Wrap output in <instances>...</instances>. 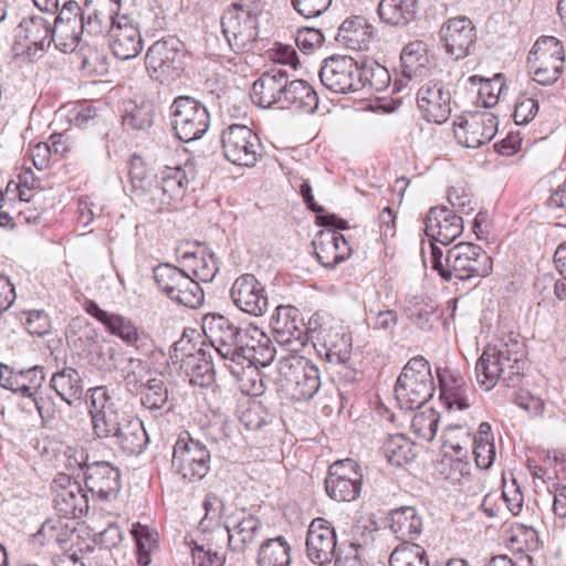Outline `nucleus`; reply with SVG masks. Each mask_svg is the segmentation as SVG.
Returning a JSON list of instances; mask_svg holds the SVG:
<instances>
[{"label": "nucleus", "mask_w": 566, "mask_h": 566, "mask_svg": "<svg viewBox=\"0 0 566 566\" xmlns=\"http://www.w3.org/2000/svg\"><path fill=\"white\" fill-rule=\"evenodd\" d=\"M202 331L224 367L237 377L247 367L269 366L275 357L271 338L253 323L208 313L202 318Z\"/></svg>", "instance_id": "1"}, {"label": "nucleus", "mask_w": 566, "mask_h": 566, "mask_svg": "<svg viewBox=\"0 0 566 566\" xmlns=\"http://www.w3.org/2000/svg\"><path fill=\"white\" fill-rule=\"evenodd\" d=\"M526 346L518 334L510 333L494 346H486L475 364L480 386L491 390L501 379L507 387L516 386L523 375Z\"/></svg>", "instance_id": "2"}, {"label": "nucleus", "mask_w": 566, "mask_h": 566, "mask_svg": "<svg viewBox=\"0 0 566 566\" xmlns=\"http://www.w3.org/2000/svg\"><path fill=\"white\" fill-rule=\"evenodd\" d=\"M276 391L285 398L302 401L313 398L321 386L318 369L301 355L280 358L273 378Z\"/></svg>", "instance_id": "3"}, {"label": "nucleus", "mask_w": 566, "mask_h": 566, "mask_svg": "<svg viewBox=\"0 0 566 566\" xmlns=\"http://www.w3.org/2000/svg\"><path fill=\"white\" fill-rule=\"evenodd\" d=\"M262 10L259 3L235 2L228 7L221 17L222 33L235 53L254 49L259 39V17Z\"/></svg>", "instance_id": "4"}, {"label": "nucleus", "mask_w": 566, "mask_h": 566, "mask_svg": "<svg viewBox=\"0 0 566 566\" xmlns=\"http://www.w3.org/2000/svg\"><path fill=\"white\" fill-rule=\"evenodd\" d=\"M434 389L429 361L416 356L402 368L396 381L395 398L400 409H419L433 396Z\"/></svg>", "instance_id": "5"}, {"label": "nucleus", "mask_w": 566, "mask_h": 566, "mask_svg": "<svg viewBox=\"0 0 566 566\" xmlns=\"http://www.w3.org/2000/svg\"><path fill=\"white\" fill-rule=\"evenodd\" d=\"M211 452L208 446L188 431L178 434L172 448L171 469L189 482L202 480L210 471Z\"/></svg>", "instance_id": "6"}, {"label": "nucleus", "mask_w": 566, "mask_h": 566, "mask_svg": "<svg viewBox=\"0 0 566 566\" xmlns=\"http://www.w3.org/2000/svg\"><path fill=\"white\" fill-rule=\"evenodd\" d=\"M318 314H314L308 325L305 326L303 319L298 317L297 310L290 306H279L276 315L271 319V328L275 342L285 347L289 355H298L307 345L310 335L314 338L318 326Z\"/></svg>", "instance_id": "7"}, {"label": "nucleus", "mask_w": 566, "mask_h": 566, "mask_svg": "<svg viewBox=\"0 0 566 566\" xmlns=\"http://www.w3.org/2000/svg\"><path fill=\"white\" fill-rule=\"evenodd\" d=\"M446 262L448 269L442 274L444 281L485 277L493 270L492 258L480 245L470 242H461L450 248Z\"/></svg>", "instance_id": "8"}, {"label": "nucleus", "mask_w": 566, "mask_h": 566, "mask_svg": "<svg viewBox=\"0 0 566 566\" xmlns=\"http://www.w3.org/2000/svg\"><path fill=\"white\" fill-rule=\"evenodd\" d=\"M170 117L177 138L185 143L201 138L210 125L207 107L190 96H178L174 99Z\"/></svg>", "instance_id": "9"}, {"label": "nucleus", "mask_w": 566, "mask_h": 566, "mask_svg": "<svg viewBox=\"0 0 566 566\" xmlns=\"http://www.w3.org/2000/svg\"><path fill=\"white\" fill-rule=\"evenodd\" d=\"M185 52V44L176 36H167L154 42L145 56L150 77L159 82L179 77L184 70Z\"/></svg>", "instance_id": "10"}, {"label": "nucleus", "mask_w": 566, "mask_h": 566, "mask_svg": "<svg viewBox=\"0 0 566 566\" xmlns=\"http://www.w3.org/2000/svg\"><path fill=\"white\" fill-rule=\"evenodd\" d=\"M222 154L233 165L253 167L262 157L259 136L248 126L232 124L221 133Z\"/></svg>", "instance_id": "11"}, {"label": "nucleus", "mask_w": 566, "mask_h": 566, "mask_svg": "<svg viewBox=\"0 0 566 566\" xmlns=\"http://www.w3.org/2000/svg\"><path fill=\"white\" fill-rule=\"evenodd\" d=\"M319 80L325 88L336 94L361 90L359 64L347 55H333L325 59L319 70Z\"/></svg>", "instance_id": "12"}, {"label": "nucleus", "mask_w": 566, "mask_h": 566, "mask_svg": "<svg viewBox=\"0 0 566 566\" xmlns=\"http://www.w3.org/2000/svg\"><path fill=\"white\" fill-rule=\"evenodd\" d=\"M90 416L93 433L97 439L111 441L128 417L120 413L107 387L98 386L90 390Z\"/></svg>", "instance_id": "13"}, {"label": "nucleus", "mask_w": 566, "mask_h": 566, "mask_svg": "<svg viewBox=\"0 0 566 566\" xmlns=\"http://www.w3.org/2000/svg\"><path fill=\"white\" fill-rule=\"evenodd\" d=\"M361 485L363 473L355 460H338L329 467L325 490L331 499L338 502L355 501L361 492Z\"/></svg>", "instance_id": "14"}, {"label": "nucleus", "mask_w": 566, "mask_h": 566, "mask_svg": "<svg viewBox=\"0 0 566 566\" xmlns=\"http://www.w3.org/2000/svg\"><path fill=\"white\" fill-rule=\"evenodd\" d=\"M54 507L65 518H80L87 514L90 500L87 489L71 475L59 473L52 483Z\"/></svg>", "instance_id": "15"}, {"label": "nucleus", "mask_w": 566, "mask_h": 566, "mask_svg": "<svg viewBox=\"0 0 566 566\" xmlns=\"http://www.w3.org/2000/svg\"><path fill=\"white\" fill-rule=\"evenodd\" d=\"M451 92L440 80H428L418 88L417 107L428 123L442 124L451 114Z\"/></svg>", "instance_id": "16"}, {"label": "nucleus", "mask_w": 566, "mask_h": 566, "mask_svg": "<svg viewBox=\"0 0 566 566\" xmlns=\"http://www.w3.org/2000/svg\"><path fill=\"white\" fill-rule=\"evenodd\" d=\"M109 46L119 60L136 57L143 50L138 24L126 14L114 13L109 29Z\"/></svg>", "instance_id": "17"}, {"label": "nucleus", "mask_w": 566, "mask_h": 566, "mask_svg": "<svg viewBox=\"0 0 566 566\" xmlns=\"http://www.w3.org/2000/svg\"><path fill=\"white\" fill-rule=\"evenodd\" d=\"M233 304L251 316H262L269 307V297L264 285L253 274L237 277L230 289Z\"/></svg>", "instance_id": "18"}, {"label": "nucleus", "mask_w": 566, "mask_h": 566, "mask_svg": "<svg viewBox=\"0 0 566 566\" xmlns=\"http://www.w3.org/2000/svg\"><path fill=\"white\" fill-rule=\"evenodd\" d=\"M306 553L317 565H326L338 557L336 533L324 518H315L310 524L306 536Z\"/></svg>", "instance_id": "19"}, {"label": "nucleus", "mask_w": 566, "mask_h": 566, "mask_svg": "<svg viewBox=\"0 0 566 566\" xmlns=\"http://www.w3.org/2000/svg\"><path fill=\"white\" fill-rule=\"evenodd\" d=\"M441 39L448 54L455 60L463 59L475 44V28L465 17L449 19L441 28Z\"/></svg>", "instance_id": "20"}, {"label": "nucleus", "mask_w": 566, "mask_h": 566, "mask_svg": "<svg viewBox=\"0 0 566 566\" xmlns=\"http://www.w3.org/2000/svg\"><path fill=\"white\" fill-rule=\"evenodd\" d=\"M84 482L87 491L101 500L115 497L122 486L118 468L107 461H95L87 465Z\"/></svg>", "instance_id": "21"}, {"label": "nucleus", "mask_w": 566, "mask_h": 566, "mask_svg": "<svg viewBox=\"0 0 566 566\" xmlns=\"http://www.w3.org/2000/svg\"><path fill=\"white\" fill-rule=\"evenodd\" d=\"M17 38L29 56L42 55L52 44V23L42 15L22 19Z\"/></svg>", "instance_id": "22"}, {"label": "nucleus", "mask_w": 566, "mask_h": 566, "mask_svg": "<svg viewBox=\"0 0 566 566\" xmlns=\"http://www.w3.org/2000/svg\"><path fill=\"white\" fill-rule=\"evenodd\" d=\"M426 234L443 245L453 242L463 231V219L447 207H434L424 220Z\"/></svg>", "instance_id": "23"}, {"label": "nucleus", "mask_w": 566, "mask_h": 566, "mask_svg": "<svg viewBox=\"0 0 566 566\" xmlns=\"http://www.w3.org/2000/svg\"><path fill=\"white\" fill-rule=\"evenodd\" d=\"M317 261L326 269H334L352 255V248L342 233L331 229L321 230L313 240Z\"/></svg>", "instance_id": "24"}, {"label": "nucleus", "mask_w": 566, "mask_h": 566, "mask_svg": "<svg viewBox=\"0 0 566 566\" xmlns=\"http://www.w3.org/2000/svg\"><path fill=\"white\" fill-rule=\"evenodd\" d=\"M212 352L216 353L209 342L208 345L202 344V347L182 355L180 369L191 385L203 388L214 382Z\"/></svg>", "instance_id": "25"}, {"label": "nucleus", "mask_w": 566, "mask_h": 566, "mask_svg": "<svg viewBox=\"0 0 566 566\" xmlns=\"http://www.w3.org/2000/svg\"><path fill=\"white\" fill-rule=\"evenodd\" d=\"M286 75L287 73L281 69L264 72L252 84L251 98L253 103L263 108H270L273 105H279L282 108Z\"/></svg>", "instance_id": "26"}, {"label": "nucleus", "mask_w": 566, "mask_h": 566, "mask_svg": "<svg viewBox=\"0 0 566 566\" xmlns=\"http://www.w3.org/2000/svg\"><path fill=\"white\" fill-rule=\"evenodd\" d=\"M261 526L260 518L245 510L233 513L224 526L229 547L234 552H243L254 542Z\"/></svg>", "instance_id": "27"}, {"label": "nucleus", "mask_w": 566, "mask_h": 566, "mask_svg": "<svg viewBox=\"0 0 566 566\" xmlns=\"http://www.w3.org/2000/svg\"><path fill=\"white\" fill-rule=\"evenodd\" d=\"M314 337L319 342L318 354L326 361L336 365L346 364L352 356V336L336 328H326L318 323Z\"/></svg>", "instance_id": "28"}, {"label": "nucleus", "mask_w": 566, "mask_h": 566, "mask_svg": "<svg viewBox=\"0 0 566 566\" xmlns=\"http://www.w3.org/2000/svg\"><path fill=\"white\" fill-rule=\"evenodd\" d=\"M440 400L447 409L465 410L470 407V388L464 378L449 369H437Z\"/></svg>", "instance_id": "29"}, {"label": "nucleus", "mask_w": 566, "mask_h": 566, "mask_svg": "<svg viewBox=\"0 0 566 566\" xmlns=\"http://www.w3.org/2000/svg\"><path fill=\"white\" fill-rule=\"evenodd\" d=\"M387 523L396 538L403 543L417 539L423 530L422 517L415 506L391 510L388 513Z\"/></svg>", "instance_id": "30"}, {"label": "nucleus", "mask_w": 566, "mask_h": 566, "mask_svg": "<svg viewBox=\"0 0 566 566\" xmlns=\"http://www.w3.org/2000/svg\"><path fill=\"white\" fill-rule=\"evenodd\" d=\"M192 178V169L188 165H185V167H165L161 171V182L159 184V191L163 192L159 197L160 211L170 206L172 201L184 197L186 188Z\"/></svg>", "instance_id": "31"}, {"label": "nucleus", "mask_w": 566, "mask_h": 566, "mask_svg": "<svg viewBox=\"0 0 566 566\" xmlns=\"http://www.w3.org/2000/svg\"><path fill=\"white\" fill-rule=\"evenodd\" d=\"M108 443L117 447L125 455L140 454L148 443L143 421L128 417Z\"/></svg>", "instance_id": "32"}, {"label": "nucleus", "mask_w": 566, "mask_h": 566, "mask_svg": "<svg viewBox=\"0 0 566 566\" xmlns=\"http://www.w3.org/2000/svg\"><path fill=\"white\" fill-rule=\"evenodd\" d=\"M374 34L373 27L364 17L355 15L346 19L336 35V41L349 50H368Z\"/></svg>", "instance_id": "33"}, {"label": "nucleus", "mask_w": 566, "mask_h": 566, "mask_svg": "<svg viewBox=\"0 0 566 566\" xmlns=\"http://www.w3.org/2000/svg\"><path fill=\"white\" fill-rule=\"evenodd\" d=\"M317 106L318 97L314 88L303 80L290 81L286 75L282 108L293 107L304 113H314Z\"/></svg>", "instance_id": "34"}, {"label": "nucleus", "mask_w": 566, "mask_h": 566, "mask_svg": "<svg viewBox=\"0 0 566 566\" xmlns=\"http://www.w3.org/2000/svg\"><path fill=\"white\" fill-rule=\"evenodd\" d=\"M402 75L408 78L422 77L429 71L427 45L422 41L406 44L400 54Z\"/></svg>", "instance_id": "35"}, {"label": "nucleus", "mask_w": 566, "mask_h": 566, "mask_svg": "<svg viewBox=\"0 0 566 566\" xmlns=\"http://www.w3.org/2000/svg\"><path fill=\"white\" fill-rule=\"evenodd\" d=\"M417 0H381L378 4L379 19L389 25H406L416 15Z\"/></svg>", "instance_id": "36"}, {"label": "nucleus", "mask_w": 566, "mask_h": 566, "mask_svg": "<svg viewBox=\"0 0 566 566\" xmlns=\"http://www.w3.org/2000/svg\"><path fill=\"white\" fill-rule=\"evenodd\" d=\"M50 387L67 405L80 399L83 392V381L80 373L72 367H64L54 373L50 380Z\"/></svg>", "instance_id": "37"}, {"label": "nucleus", "mask_w": 566, "mask_h": 566, "mask_svg": "<svg viewBox=\"0 0 566 566\" xmlns=\"http://www.w3.org/2000/svg\"><path fill=\"white\" fill-rule=\"evenodd\" d=\"M259 566H290L291 545L283 536L264 541L258 552Z\"/></svg>", "instance_id": "38"}, {"label": "nucleus", "mask_w": 566, "mask_h": 566, "mask_svg": "<svg viewBox=\"0 0 566 566\" xmlns=\"http://www.w3.org/2000/svg\"><path fill=\"white\" fill-rule=\"evenodd\" d=\"M86 312L104 325L106 331L122 342L136 325L130 318L102 310L95 302L91 301L86 306Z\"/></svg>", "instance_id": "39"}, {"label": "nucleus", "mask_w": 566, "mask_h": 566, "mask_svg": "<svg viewBox=\"0 0 566 566\" xmlns=\"http://www.w3.org/2000/svg\"><path fill=\"white\" fill-rule=\"evenodd\" d=\"M528 63L532 62H544L553 65L560 63V67H564L565 51L563 43L555 36L542 35L539 36L534 45L532 46L528 56Z\"/></svg>", "instance_id": "40"}, {"label": "nucleus", "mask_w": 566, "mask_h": 566, "mask_svg": "<svg viewBox=\"0 0 566 566\" xmlns=\"http://www.w3.org/2000/svg\"><path fill=\"white\" fill-rule=\"evenodd\" d=\"M155 119V106L148 101L136 103L128 101L125 104L123 126L132 130H148Z\"/></svg>", "instance_id": "41"}, {"label": "nucleus", "mask_w": 566, "mask_h": 566, "mask_svg": "<svg viewBox=\"0 0 566 566\" xmlns=\"http://www.w3.org/2000/svg\"><path fill=\"white\" fill-rule=\"evenodd\" d=\"M142 405L149 411L167 412L171 409L168 387L163 379L147 380L142 391Z\"/></svg>", "instance_id": "42"}, {"label": "nucleus", "mask_w": 566, "mask_h": 566, "mask_svg": "<svg viewBox=\"0 0 566 566\" xmlns=\"http://www.w3.org/2000/svg\"><path fill=\"white\" fill-rule=\"evenodd\" d=\"M381 450L388 462L395 467L409 463L415 458L413 443L401 433L389 436Z\"/></svg>", "instance_id": "43"}, {"label": "nucleus", "mask_w": 566, "mask_h": 566, "mask_svg": "<svg viewBox=\"0 0 566 566\" xmlns=\"http://www.w3.org/2000/svg\"><path fill=\"white\" fill-rule=\"evenodd\" d=\"M163 192L159 191V182L155 176L143 179L139 185H130V196L136 205L150 212H160L159 197Z\"/></svg>", "instance_id": "44"}, {"label": "nucleus", "mask_w": 566, "mask_h": 566, "mask_svg": "<svg viewBox=\"0 0 566 566\" xmlns=\"http://www.w3.org/2000/svg\"><path fill=\"white\" fill-rule=\"evenodd\" d=\"M73 520L74 518H65L63 516L49 518L42 524L38 535L42 536L49 544L63 546L71 542L74 535L75 523Z\"/></svg>", "instance_id": "45"}, {"label": "nucleus", "mask_w": 566, "mask_h": 566, "mask_svg": "<svg viewBox=\"0 0 566 566\" xmlns=\"http://www.w3.org/2000/svg\"><path fill=\"white\" fill-rule=\"evenodd\" d=\"M81 23L75 20L71 23L62 22V20L54 21L52 24V43L61 52H73L81 41Z\"/></svg>", "instance_id": "46"}, {"label": "nucleus", "mask_w": 566, "mask_h": 566, "mask_svg": "<svg viewBox=\"0 0 566 566\" xmlns=\"http://www.w3.org/2000/svg\"><path fill=\"white\" fill-rule=\"evenodd\" d=\"M479 124V116L471 114L454 122V136L457 140L468 148H479L485 144Z\"/></svg>", "instance_id": "47"}, {"label": "nucleus", "mask_w": 566, "mask_h": 566, "mask_svg": "<svg viewBox=\"0 0 566 566\" xmlns=\"http://www.w3.org/2000/svg\"><path fill=\"white\" fill-rule=\"evenodd\" d=\"M132 535L136 542L137 563L139 566H148L151 562V553L157 547L158 534L146 525L133 524Z\"/></svg>", "instance_id": "48"}, {"label": "nucleus", "mask_w": 566, "mask_h": 566, "mask_svg": "<svg viewBox=\"0 0 566 566\" xmlns=\"http://www.w3.org/2000/svg\"><path fill=\"white\" fill-rule=\"evenodd\" d=\"M389 566H429L427 552L418 544H400L391 552Z\"/></svg>", "instance_id": "49"}, {"label": "nucleus", "mask_w": 566, "mask_h": 566, "mask_svg": "<svg viewBox=\"0 0 566 566\" xmlns=\"http://www.w3.org/2000/svg\"><path fill=\"white\" fill-rule=\"evenodd\" d=\"M472 441V431L468 426L449 424L442 432L443 447L453 450L455 455H467Z\"/></svg>", "instance_id": "50"}, {"label": "nucleus", "mask_w": 566, "mask_h": 566, "mask_svg": "<svg viewBox=\"0 0 566 566\" xmlns=\"http://www.w3.org/2000/svg\"><path fill=\"white\" fill-rule=\"evenodd\" d=\"M439 420L440 415L433 408H427L412 416L410 427L418 439L430 442L437 434Z\"/></svg>", "instance_id": "51"}, {"label": "nucleus", "mask_w": 566, "mask_h": 566, "mask_svg": "<svg viewBox=\"0 0 566 566\" xmlns=\"http://www.w3.org/2000/svg\"><path fill=\"white\" fill-rule=\"evenodd\" d=\"M186 274L180 269L168 263L159 264L154 269V280L158 289L169 296L177 287H184L181 283H187Z\"/></svg>", "instance_id": "52"}, {"label": "nucleus", "mask_w": 566, "mask_h": 566, "mask_svg": "<svg viewBox=\"0 0 566 566\" xmlns=\"http://www.w3.org/2000/svg\"><path fill=\"white\" fill-rule=\"evenodd\" d=\"M123 343L148 358H157V356L164 357V352L156 346L151 335L137 325L127 334Z\"/></svg>", "instance_id": "53"}, {"label": "nucleus", "mask_w": 566, "mask_h": 566, "mask_svg": "<svg viewBox=\"0 0 566 566\" xmlns=\"http://www.w3.org/2000/svg\"><path fill=\"white\" fill-rule=\"evenodd\" d=\"M187 283H181L184 287H177L168 297L177 304L189 308H198L205 301V294L199 283L189 275Z\"/></svg>", "instance_id": "54"}, {"label": "nucleus", "mask_w": 566, "mask_h": 566, "mask_svg": "<svg viewBox=\"0 0 566 566\" xmlns=\"http://www.w3.org/2000/svg\"><path fill=\"white\" fill-rule=\"evenodd\" d=\"M361 88L369 86L376 92L385 91L390 84V74L386 67L378 63L359 65Z\"/></svg>", "instance_id": "55"}, {"label": "nucleus", "mask_w": 566, "mask_h": 566, "mask_svg": "<svg viewBox=\"0 0 566 566\" xmlns=\"http://www.w3.org/2000/svg\"><path fill=\"white\" fill-rule=\"evenodd\" d=\"M205 515L199 522V530L208 533L219 527V518L224 509L223 501L214 493H208L202 502Z\"/></svg>", "instance_id": "56"}, {"label": "nucleus", "mask_w": 566, "mask_h": 566, "mask_svg": "<svg viewBox=\"0 0 566 566\" xmlns=\"http://www.w3.org/2000/svg\"><path fill=\"white\" fill-rule=\"evenodd\" d=\"M195 261L192 265L193 276L202 282H212L219 271L218 260L212 252H200V256L192 254Z\"/></svg>", "instance_id": "57"}, {"label": "nucleus", "mask_w": 566, "mask_h": 566, "mask_svg": "<svg viewBox=\"0 0 566 566\" xmlns=\"http://www.w3.org/2000/svg\"><path fill=\"white\" fill-rule=\"evenodd\" d=\"M45 379L43 367L33 366L29 369L20 370L21 395L27 398H33L39 392Z\"/></svg>", "instance_id": "58"}, {"label": "nucleus", "mask_w": 566, "mask_h": 566, "mask_svg": "<svg viewBox=\"0 0 566 566\" xmlns=\"http://www.w3.org/2000/svg\"><path fill=\"white\" fill-rule=\"evenodd\" d=\"M22 315L21 321L31 335L41 337L50 332L51 322L44 311H24Z\"/></svg>", "instance_id": "59"}, {"label": "nucleus", "mask_w": 566, "mask_h": 566, "mask_svg": "<svg viewBox=\"0 0 566 566\" xmlns=\"http://www.w3.org/2000/svg\"><path fill=\"white\" fill-rule=\"evenodd\" d=\"M475 464L479 469L488 470L494 462L495 459V447L493 441L484 438L473 439L472 446Z\"/></svg>", "instance_id": "60"}, {"label": "nucleus", "mask_w": 566, "mask_h": 566, "mask_svg": "<svg viewBox=\"0 0 566 566\" xmlns=\"http://www.w3.org/2000/svg\"><path fill=\"white\" fill-rule=\"evenodd\" d=\"M324 42V35L321 30L310 27H304L297 30L295 43L300 51L303 53H311L316 48H319Z\"/></svg>", "instance_id": "61"}, {"label": "nucleus", "mask_w": 566, "mask_h": 566, "mask_svg": "<svg viewBox=\"0 0 566 566\" xmlns=\"http://www.w3.org/2000/svg\"><path fill=\"white\" fill-rule=\"evenodd\" d=\"M538 101L527 95H521L515 104L514 122L517 125L530 123L537 114Z\"/></svg>", "instance_id": "62"}, {"label": "nucleus", "mask_w": 566, "mask_h": 566, "mask_svg": "<svg viewBox=\"0 0 566 566\" xmlns=\"http://www.w3.org/2000/svg\"><path fill=\"white\" fill-rule=\"evenodd\" d=\"M192 560L196 566H222L223 555L213 551L210 545L195 543L192 548Z\"/></svg>", "instance_id": "63"}, {"label": "nucleus", "mask_w": 566, "mask_h": 566, "mask_svg": "<svg viewBox=\"0 0 566 566\" xmlns=\"http://www.w3.org/2000/svg\"><path fill=\"white\" fill-rule=\"evenodd\" d=\"M538 65H533V81L542 84V85H552L554 84L560 76L564 67H560V63L557 62V65H553L549 63L537 62Z\"/></svg>", "instance_id": "64"}]
</instances>
